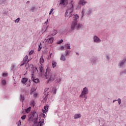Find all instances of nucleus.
Here are the masks:
<instances>
[{
  "label": "nucleus",
  "instance_id": "obj_1",
  "mask_svg": "<svg viewBox=\"0 0 126 126\" xmlns=\"http://www.w3.org/2000/svg\"><path fill=\"white\" fill-rule=\"evenodd\" d=\"M74 18H75V19H74L72 23L71 26V29L73 30L75 28L76 29H79V28H81V26H82V25H81L80 24H77V21L76 20V19H78V18H79V16L78 14H76L74 16Z\"/></svg>",
  "mask_w": 126,
  "mask_h": 126
},
{
  "label": "nucleus",
  "instance_id": "obj_2",
  "mask_svg": "<svg viewBox=\"0 0 126 126\" xmlns=\"http://www.w3.org/2000/svg\"><path fill=\"white\" fill-rule=\"evenodd\" d=\"M73 11V5L70 4V7L66 10L65 16V17H71L72 16V12Z\"/></svg>",
  "mask_w": 126,
  "mask_h": 126
},
{
  "label": "nucleus",
  "instance_id": "obj_3",
  "mask_svg": "<svg viewBox=\"0 0 126 126\" xmlns=\"http://www.w3.org/2000/svg\"><path fill=\"white\" fill-rule=\"evenodd\" d=\"M50 81H54L57 78L56 74L54 73H48V77Z\"/></svg>",
  "mask_w": 126,
  "mask_h": 126
},
{
  "label": "nucleus",
  "instance_id": "obj_4",
  "mask_svg": "<svg viewBox=\"0 0 126 126\" xmlns=\"http://www.w3.org/2000/svg\"><path fill=\"white\" fill-rule=\"evenodd\" d=\"M86 94H88V89L86 87H85L83 89V91L80 95V97H81L82 98H84V96H85Z\"/></svg>",
  "mask_w": 126,
  "mask_h": 126
},
{
  "label": "nucleus",
  "instance_id": "obj_5",
  "mask_svg": "<svg viewBox=\"0 0 126 126\" xmlns=\"http://www.w3.org/2000/svg\"><path fill=\"white\" fill-rule=\"evenodd\" d=\"M94 42H96V43H100L101 42V40H100V38H98V37L96 36H94Z\"/></svg>",
  "mask_w": 126,
  "mask_h": 126
},
{
  "label": "nucleus",
  "instance_id": "obj_6",
  "mask_svg": "<svg viewBox=\"0 0 126 126\" xmlns=\"http://www.w3.org/2000/svg\"><path fill=\"white\" fill-rule=\"evenodd\" d=\"M46 41H47L49 44H52L53 42H54V37L47 39Z\"/></svg>",
  "mask_w": 126,
  "mask_h": 126
},
{
  "label": "nucleus",
  "instance_id": "obj_7",
  "mask_svg": "<svg viewBox=\"0 0 126 126\" xmlns=\"http://www.w3.org/2000/svg\"><path fill=\"white\" fill-rule=\"evenodd\" d=\"M28 56L26 55L24 58V59H23V62H24V63H29V62L30 61V60H28Z\"/></svg>",
  "mask_w": 126,
  "mask_h": 126
},
{
  "label": "nucleus",
  "instance_id": "obj_8",
  "mask_svg": "<svg viewBox=\"0 0 126 126\" xmlns=\"http://www.w3.org/2000/svg\"><path fill=\"white\" fill-rule=\"evenodd\" d=\"M28 81V78H23L21 80V82L23 84H25L26 83L27 81Z\"/></svg>",
  "mask_w": 126,
  "mask_h": 126
},
{
  "label": "nucleus",
  "instance_id": "obj_9",
  "mask_svg": "<svg viewBox=\"0 0 126 126\" xmlns=\"http://www.w3.org/2000/svg\"><path fill=\"white\" fill-rule=\"evenodd\" d=\"M80 118H81V115L80 114H75L74 116V119H75V120H76L77 119H79Z\"/></svg>",
  "mask_w": 126,
  "mask_h": 126
},
{
  "label": "nucleus",
  "instance_id": "obj_10",
  "mask_svg": "<svg viewBox=\"0 0 126 126\" xmlns=\"http://www.w3.org/2000/svg\"><path fill=\"white\" fill-rule=\"evenodd\" d=\"M86 1H85L84 0H80L79 2V4H82V5H84L85 3H87Z\"/></svg>",
  "mask_w": 126,
  "mask_h": 126
},
{
  "label": "nucleus",
  "instance_id": "obj_11",
  "mask_svg": "<svg viewBox=\"0 0 126 126\" xmlns=\"http://www.w3.org/2000/svg\"><path fill=\"white\" fill-rule=\"evenodd\" d=\"M52 67L54 68L57 66V62L56 61H53L52 62Z\"/></svg>",
  "mask_w": 126,
  "mask_h": 126
},
{
  "label": "nucleus",
  "instance_id": "obj_12",
  "mask_svg": "<svg viewBox=\"0 0 126 126\" xmlns=\"http://www.w3.org/2000/svg\"><path fill=\"white\" fill-rule=\"evenodd\" d=\"M44 58H43V56H42L39 60V63L41 65H43V63H44Z\"/></svg>",
  "mask_w": 126,
  "mask_h": 126
},
{
  "label": "nucleus",
  "instance_id": "obj_13",
  "mask_svg": "<svg viewBox=\"0 0 126 126\" xmlns=\"http://www.w3.org/2000/svg\"><path fill=\"white\" fill-rule=\"evenodd\" d=\"M25 84H26V85H27V87H29L31 85V82H30V80H28V81Z\"/></svg>",
  "mask_w": 126,
  "mask_h": 126
},
{
  "label": "nucleus",
  "instance_id": "obj_14",
  "mask_svg": "<svg viewBox=\"0 0 126 126\" xmlns=\"http://www.w3.org/2000/svg\"><path fill=\"white\" fill-rule=\"evenodd\" d=\"M32 80L34 83H39V82H40V80L38 78L35 79H33Z\"/></svg>",
  "mask_w": 126,
  "mask_h": 126
},
{
  "label": "nucleus",
  "instance_id": "obj_15",
  "mask_svg": "<svg viewBox=\"0 0 126 126\" xmlns=\"http://www.w3.org/2000/svg\"><path fill=\"white\" fill-rule=\"evenodd\" d=\"M61 61H65V57L63 55H62L61 58H60Z\"/></svg>",
  "mask_w": 126,
  "mask_h": 126
},
{
  "label": "nucleus",
  "instance_id": "obj_16",
  "mask_svg": "<svg viewBox=\"0 0 126 126\" xmlns=\"http://www.w3.org/2000/svg\"><path fill=\"white\" fill-rule=\"evenodd\" d=\"M65 49H70V45L69 44H67L65 45Z\"/></svg>",
  "mask_w": 126,
  "mask_h": 126
},
{
  "label": "nucleus",
  "instance_id": "obj_17",
  "mask_svg": "<svg viewBox=\"0 0 126 126\" xmlns=\"http://www.w3.org/2000/svg\"><path fill=\"white\" fill-rule=\"evenodd\" d=\"M31 111V107H29L27 109H26V113H30Z\"/></svg>",
  "mask_w": 126,
  "mask_h": 126
},
{
  "label": "nucleus",
  "instance_id": "obj_18",
  "mask_svg": "<svg viewBox=\"0 0 126 126\" xmlns=\"http://www.w3.org/2000/svg\"><path fill=\"white\" fill-rule=\"evenodd\" d=\"M1 84L2 85H5L6 84V81L5 80H2Z\"/></svg>",
  "mask_w": 126,
  "mask_h": 126
},
{
  "label": "nucleus",
  "instance_id": "obj_19",
  "mask_svg": "<svg viewBox=\"0 0 126 126\" xmlns=\"http://www.w3.org/2000/svg\"><path fill=\"white\" fill-rule=\"evenodd\" d=\"M44 109L46 112H48V110H49V106L48 105L44 106Z\"/></svg>",
  "mask_w": 126,
  "mask_h": 126
},
{
  "label": "nucleus",
  "instance_id": "obj_20",
  "mask_svg": "<svg viewBox=\"0 0 126 126\" xmlns=\"http://www.w3.org/2000/svg\"><path fill=\"white\" fill-rule=\"evenodd\" d=\"M57 33H58L57 32V31L54 30L53 31V33L51 35H52V36H55V35H56Z\"/></svg>",
  "mask_w": 126,
  "mask_h": 126
},
{
  "label": "nucleus",
  "instance_id": "obj_21",
  "mask_svg": "<svg viewBox=\"0 0 126 126\" xmlns=\"http://www.w3.org/2000/svg\"><path fill=\"white\" fill-rule=\"evenodd\" d=\"M44 69V68L42 66H40L39 67V70L41 72H42L43 71V70Z\"/></svg>",
  "mask_w": 126,
  "mask_h": 126
},
{
  "label": "nucleus",
  "instance_id": "obj_22",
  "mask_svg": "<svg viewBox=\"0 0 126 126\" xmlns=\"http://www.w3.org/2000/svg\"><path fill=\"white\" fill-rule=\"evenodd\" d=\"M41 49H42V44H41L40 43V44L39 46L38 52H40Z\"/></svg>",
  "mask_w": 126,
  "mask_h": 126
},
{
  "label": "nucleus",
  "instance_id": "obj_23",
  "mask_svg": "<svg viewBox=\"0 0 126 126\" xmlns=\"http://www.w3.org/2000/svg\"><path fill=\"white\" fill-rule=\"evenodd\" d=\"M63 49H64V47L62 46V47H60L59 48L58 50H60L61 51H63Z\"/></svg>",
  "mask_w": 126,
  "mask_h": 126
},
{
  "label": "nucleus",
  "instance_id": "obj_24",
  "mask_svg": "<svg viewBox=\"0 0 126 126\" xmlns=\"http://www.w3.org/2000/svg\"><path fill=\"white\" fill-rule=\"evenodd\" d=\"M60 4H64V0H61L60 1Z\"/></svg>",
  "mask_w": 126,
  "mask_h": 126
},
{
  "label": "nucleus",
  "instance_id": "obj_25",
  "mask_svg": "<svg viewBox=\"0 0 126 126\" xmlns=\"http://www.w3.org/2000/svg\"><path fill=\"white\" fill-rule=\"evenodd\" d=\"M2 76H3V77H5L7 76V73H4L2 74Z\"/></svg>",
  "mask_w": 126,
  "mask_h": 126
},
{
  "label": "nucleus",
  "instance_id": "obj_26",
  "mask_svg": "<svg viewBox=\"0 0 126 126\" xmlns=\"http://www.w3.org/2000/svg\"><path fill=\"white\" fill-rule=\"evenodd\" d=\"M117 101H118V103L119 105H121V103H122V100H121L120 98H119Z\"/></svg>",
  "mask_w": 126,
  "mask_h": 126
},
{
  "label": "nucleus",
  "instance_id": "obj_27",
  "mask_svg": "<svg viewBox=\"0 0 126 126\" xmlns=\"http://www.w3.org/2000/svg\"><path fill=\"white\" fill-rule=\"evenodd\" d=\"M41 117H42V118H44V119H45V118H46V115H45V114L42 113V114L41 115Z\"/></svg>",
  "mask_w": 126,
  "mask_h": 126
},
{
  "label": "nucleus",
  "instance_id": "obj_28",
  "mask_svg": "<svg viewBox=\"0 0 126 126\" xmlns=\"http://www.w3.org/2000/svg\"><path fill=\"white\" fill-rule=\"evenodd\" d=\"M22 120H25L26 119V115H24L22 117H21Z\"/></svg>",
  "mask_w": 126,
  "mask_h": 126
},
{
  "label": "nucleus",
  "instance_id": "obj_29",
  "mask_svg": "<svg viewBox=\"0 0 126 126\" xmlns=\"http://www.w3.org/2000/svg\"><path fill=\"white\" fill-rule=\"evenodd\" d=\"M35 90H36V89H35V88H34V87H32V88L31 91H32V92H34V91H35Z\"/></svg>",
  "mask_w": 126,
  "mask_h": 126
},
{
  "label": "nucleus",
  "instance_id": "obj_30",
  "mask_svg": "<svg viewBox=\"0 0 126 126\" xmlns=\"http://www.w3.org/2000/svg\"><path fill=\"white\" fill-rule=\"evenodd\" d=\"M53 11H54V8H52L51 9L50 13H49V15H51V14H52V12H53Z\"/></svg>",
  "mask_w": 126,
  "mask_h": 126
},
{
  "label": "nucleus",
  "instance_id": "obj_31",
  "mask_svg": "<svg viewBox=\"0 0 126 126\" xmlns=\"http://www.w3.org/2000/svg\"><path fill=\"white\" fill-rule=\"evenodd\" d=\"M33 53H34V51L32 50L30 53H29V55L30 56H31V55H33Z\"/></svg>",
  "mask_w": 126,
  "mask_h": 126
},
{
  "label": "nucleus",
  "instance_id": "obj_32",
  "mask_svg": "<svg viewBox=\"0 0 126 126\" xmlns=\"http://www.w3.org/2000/svg\"><path fill=\"white\" fill-rule=\"evenodd\" d=\"M85 12L84 11V9H83V10H82V17H83V15H84Z\"/></svg>",
  "mask_w": 126,
  "mask_h": 126
},
{
  "label": "nucleus",
  "instance_id": "obj_33",
  "mask_svg": "<svg viewBox=\"0 0 126 126\" xmlns=\"http://www.w3.org/2000/svg\"><path fill=\"white\" fill-rule=\"evenodd\" d=\"M19 20H20V18H18V19H17L15 20V22H16V23H18V22H19Z\"/></svg>",
  "mask_w": 126,
  "mask_h": 126
},
{
  "label": "nucleus",
  "instance_id": "obj_34",
  "mask_svg": "<svg viewBox=\"0 0 126 126\" xmlns=\"http://www.w3.org/2000/svg\"><path fill=\"white\" fill-rule=\"evenodd\" d=\"M63 42V39H61L60 41L58 42V44H62Z\"/></svg>",
  "mask_w": 126,
  "mask_h": 126
},
{
  "label": "nucleus",
  "instance_id": "obj_35",
  "mask_svg": "<svg viewBox=\"0 0 126 126\" xmlns=\"http://www.w3.org/2000/svg\"><path fill=\"white\" fill-rule=\"evenodd\" d=\"M68 55H69V52H68V51H66V52H65V56H68Z\"/></svg>",
  "mask_w": 126,
  "mask_h": 126
},
{
  "label": "nucleus",
  "instance_id": "obj_36",
  "mask_svg": "<svg viewBox=\"0 0 126 126\" xmlns=\"http://www.w3.org/2000/svg\"><path fill=\"white\" fill-rule=\"evenodd\" d=\"M25 63H26V62H24V61H23L22 62V63L21 64V66L24 65V64H25Z\"/></svg>",
  "mask_w": 126,
  "mask_h": 126
},
{
  "label": "nucleus",
  "instance_id": "obj_37",
  "mask_svg": "<svg viewBox=\"0 0 126 126\" xmlns=\"http://www.w3.org/2000/svg\"><path fill=\"white\" fill-rule=\"evenodd\" d=\"M35 114H36V112H33L32 114V117H34Z\"/></svg>",
  "mask_w": 126,
  "mask_h": 126
},
{
  "label": "nucleus",
  "instance_id": "obj_38",
  "mask_svg": "<svg viewBox=\"0 0 126 126\" xmlns=\"http://www.w3.org/2000/svg\"><path fill=\"white\" fill-rule=\"evenodd\" d=\"M37 95H38L37 93H34L33 94V97H37Z\"/></svg>",
  "mask_w": 126,
  "mask_h": 126
},
{
  "label": "nucleus",
  "instance_id": "obj_39",
  "mask_svg": "<svg viewBox=\"0 0 126 126\" xmlns=\"http://www.w3.org/2000/svg\"><path fill=\"white\" fill-rule=\"evenodd\" d=\"M21 99L22 100H24V96H23L22 95H21Z\"/></svg>",
  "mask_w": 126,
  "mask_h": 126
},
{
  "label": "nucleus",
  "instance_id": "obj_40",
  "mask_svg": "<svg viewBox=\"0 0 126 126\" xmlns=\"http://www.w3.org/2000/svg\"><path fill=\"white\" fill-rule=\"evenodd\" d=\"M120 66H123V65H124V62H122L121 63H120Z\"/></svg>",
  "mask_w": 126,
  "mask_h": 126
},
{
  "label": "nucleus",
  "instance_id": "obj_41",
  "mask_svg": "<svg viewBox=\"0 0 126 126\" xmlns=\"http://www.w3.org/2000/svg\"><path fill=\"white\" fill-rule=\"evenodd\" d=\"M84 97L85 98L84 101H86V99H87V96L86 95H84Z\"/></svg>",
  "mask_w": 126,
  "mask_h": 126
},
{
  "label": "nucleus",
  "instance_id": "obj_42",
  "mask_svg": "<svg viewBox=\"0 0 126 126\" xmlns=\"http://www.w3.org/2000/svg\"><path fill=\"white\" fill-rule=\"evenodd\" d=\"M43 124H44V121H42V123H40V126H43Z\"/></svg>",
  "mask_w": 126,
  "mask_h": 126
},
{
  "label": "nucleus",
  "instance_id": "obj_43",
  "mask_svg": "<svg viewBox=\"0 0 126 126\" xmlns=\"http://www.w3.org/2000/svg\"><path fill=\"white\" fill-rule=\"evenodd\" d=\"M42 112H43V113H46L47 112V111H46V110L44 109H42Z\"/></svg>",
  "mask_w": 126,
  "mask_h": 126
},
{
  "label": "nucleus",
  "instance_id": "obj_44",
  "mask_svg": "<svg viewBox=\"0 0 126 126\" xmlns=\"http://www.w3.org/2000/svg\"><path fill=\"white\" fill-rule=\"evenodd\" d=\"M33 75H34V72H32V77H33Z\"/></svg>",
  "mask_w": 126,
  "mask_h": 126
},
{
  "label": "nucleus",
  "instance_id": "obj_45",
  "mask_svg": "<svg viewBox=\"0 0 126 126\" xmlns=\"http://www.w3.org/2000/svg\"><path fill=\"white\" fill-rule=\"evenodd\" d=\"M57 90H55L54 92L53 93L54 94H56V91Z\"/></svg>",
  "mask_w": 126,
  "mask_h": 126
},
{
  "label": "nucleus",
  "instance_id": "obj_46",
  "mask_svg": "<svg viewBox=\"0 0 126 126\" xmlns=\"http://www.w3.org/2000/svg\"><path fill=\"white\" fill-rule=\"evenodd\" d=\"M45 24H48V20H47V21H46V22H45Z\"/></svg>",
  "mask_w": 126,
  "mask_h": 126
},
{
  "label": "nucleus",
  "instance_id": "obj_47",
  "mask_svg": "<svg viewBox=\"0 0 126 126\" xmlns=\"http://www.w3.org/2000/svg\"><path fill=\"white\" fill-rule=\"evenodd\" d=\"M116 101H118L117 100H113V103H115V102H116Z\"/></svg>",
  "mask_w": 126,
  "mask_h": 126
},
{
  "label": "nucleus",
  "instance_id": "obj_48",
  "mask_svg": "<svg viewBox=\"0 0 126 126\" xmlns=\"http://www.w3.org/2000/svg\"><path fill=\"white\" fill-rule=\"evenodd\" d=\"M29 2H30V1H28L27 2V3H29Z\"/></svg>",
  "mask_w": 126,
  "mask_h": 126
},
{
  "label": "nucleus",
  "instance_id": "obj_49",
  "mask_svg": "<svg viewBox=\"0 0 126 126\" xmlns=\"http://www.w3.org/2000/svg\"><path fill=\"white\" fill-rule=\"evenodd\" d=\"M48 75H46V73H45V76L46 77H47V76H48Z\"/></svg>",
  "mask_w": 126,
  "mask_h": 126
},
{
  "label": "nucleus",
  "instance_id": "obj_50",
  "mask_svg": "<svg viewBox=\"0 0 126 126\" xmlns=\"http://www.w3.org/2000/svg\"><path fill=\"white\" fill-rule=\"evenodd\" d=\"M19 123H20V124H21V121H19Z\"/></svg>",
  "mask_w": 126,
  "mask_h": 126
},
{
  "label": "nucleus",
  "instance_id": "obj_51",
  "mask_svg": "<svg viewBox=\"0 0 126 126\" xmlns=\"http://www.w3.org/2000/svg\"><path fill=\"white\" fill-rule=\"evenodd\" d=\"M106 58L107 59H109V57H108V56H107Z\"/></svg>",
  "mask_w": 126,
  "mask_h": 126
},
{
  "label": "nucleus",
  "instance_id": "obj_52",
  "mask_svg": "<svg viewBox=\"0 0 126 126\" xmlns=\"http://www.w3.org/2000/svg\"><path fill=\"white\" fill-rule=\"evenodd\" d=\"M46 30H45V32H46Z\"/></svg>",
  "mask_w": 126,
  "mask_h": 126
},
{
  "label": "nucleus",
  "instance_id": "obj_53",
  "mask_svg": "<svg viewBox=\"0 0 126 126\" xmlns=\"http://www.w3.org/2000/svg\"><path fill=\"white\" fill-rule=\"evenodd\" d=\"M48 73V71H46V73Z\"/></svg>",
  "mask_w": 126,
  "mask_h": 126
},
{
  "label": "nucleus",
  "instance_id": "obj_54",
  "mask_svg": "<svg viewBox=\"0 0 126 126\" xmlns=\"http://www.w3.org/2000/svg\"><path fill=\"white\" fill-rule=\"evenodd\" d=\"M47 28V29H48V27H47V28Z\"/></svg>",
  "mask_w": 126,
  "mask_h": 126
},
{
  "label": "nucleus",
  "instance_id": "obj_55",
  "mask_svg": "<svg viewBox=\"0 0 126 126\" xmlns=\"http://www.w3.org/2000/svg\"><path fill=\"white\" fill-rule=\"evenodd\" d=\"M60 81H61V79H60Z\"/></svg>",
  "mask_w": 126,
  "mask_h": 126
}]
</instances>
